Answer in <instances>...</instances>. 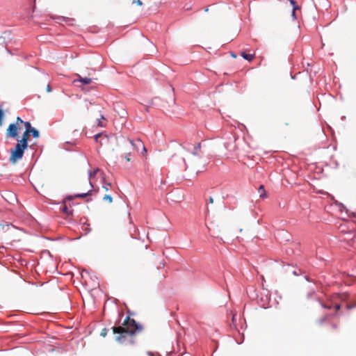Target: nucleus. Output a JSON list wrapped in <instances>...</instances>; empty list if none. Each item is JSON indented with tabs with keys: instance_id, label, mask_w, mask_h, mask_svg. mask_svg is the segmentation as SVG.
<instances>
[{
	"instance_id": "1",
	"label": "nucleus",
	"mask_w": 356,
	"mask_h": 356,
	"mask_svg": "<svg viewBox=\"0 0 356 356\" xmlns=\"http://www.w3.org/2000/svg\"><path fill=\"white\" fill-rule=\"evenodd\" d=\"M143 330L142 325L137 323L134 318L127 316L121 325L113 326V333L115 335V341L122 345H134V336Z\"/></svg>"
},
{
	"instance_id": "2",
	"label": "nucleus",
	"mask_w": 356,
	"mask_h": 356,
	"mask_svg": "<svg viewBox=\"0 0 356 356\" xmlns=\"http://www.w3.org/2000/svg\"><path fill=\"white\" fill-rule=\"evenodd\" d=\"M128 144L130 145L134 149H135L142 156H146L147 149L140 139L137 138L136 140H131L128 138L127 140L123 141L122 145H120V150L123 154L122 157L124 158L127 160V161H130L131 159V153L127 148Z\"/></svg>"
},
{
	"instance_id": "3",
	"label": "nucleus",
	"mask_w": 356,
	"mask_h": 356,
	"mask_svg": "<svg viewBox=\"0 0 356 356\" xmlns=\"http://www.w3.org/2000/svg\"><path fill=\"white\" fill-rule=\"evenodd\" d=\"M28 147L27 145L22 143L17 140V143L14 148L10 149V155L9 157V161L12 164L16 163L17 161L21 160L23 157L24 150Z\"/></svg>"
},
{
	"instance_id": "4",
	"label": "nucleus",
	"mask_w": 356,
	"mask_h": 356,
	"mask_svg": "<svg viewBox=\"0 0 356 356\" xmlns=\"http://www.w3.org/2000/svg\"><path fill=\"white\" fill-rule=\"evenodd\" d=\"M23 123L24 120L21 118L17 117L15 122L10 124L7 128L6 132V138L17 139L19 138L18 132L21 130Z\"/></svg>"
},
{
	"instance_id": "5",
	"label": "nucleus",
	"mask_w": 356,
	"mask_h": 356,
	"mask_svg": "<svg viewBox=\"0 0 356 356\" xmlns=\"http://www.w3.org/2000/svg\"><path fill=\"white\" fill-rule=\"evenodd\" d=\"M99 170L98 168H97V169H95L93 171L89 172L88 183V186L87 187V188L88 189V192L76 194L74 196L75 197L84 198V197L91 195V191L93 188V185L91 183V179L96 175V174L97 173V172Z\"/></svg>"
},
{
	"instance_id": "6",
	"label": "nucleus",
	"mask_w": 356,
	"mask_h": 356,
	"mask_svg": "<svg viewBox=\"0 0 356 356\" xmlns=\"http://www.w3.org/2000/svg\"><path fill=\"white\" fill-rule=\"evenodd\" d=\"M72 196H69L66 197L63 202V206L60 208L61 211L67 216H70L73 214V209H72V206L70 204L71 200H72Z\"/></svg>"
},
{
	"instance_id": "7",
	"label": "nucleus",
	"mask_w": 356,
	"mask_h": 356,
	"mask_svg": "<svg viewBox=\"0 0 356 356\" xmlns=\"http://www.w3.org/2000/svg\"><path fill=\"white\" fill-rule=\"evenodd\" d=\"M95 140L97 143H99L100 146H103L108 143L109 138L106 134L100 133L95 136Z\"/></svg>"
},
{
	"instance_id": "8",
	"label": "nucleus",
	"mask_w": 356,
	"mask_h": 356,
	"mask_svg": "<svg viewBox=\"0 0 356 356\" xmlns=\"http://www.w3.org/2000/svg\"><path fill=\"white\" fill-rule=\"evenodd\" d=\"M30 135L31 134H30L29 131H24L22 134V138L21 139L17 138V140H19V142L22 143L23 144L28 146V140L29 139Z\"/></svg>"
},
{
	"instance_id": "9",
	"label": "nucleus",
	"mask_w": 356,
	"mask_h": 356,
	"mask_svg": "<svg viewBox=\"0 0 356 356\" xmlns=\"http://www.w3.org/2000/svg\"><path fill=\"white\" fill-rule=\"evenodd\" d=\"M78 77H79V79H75L74 81V83L80 82L83 85H87V84H90L92 82V79H90V78H88V77L83 78L80 75H78Z\"/></svg>"
},
{
	"instance_id": "10",
	"label": "nucleus",
	"mask_w": 356,
	"mask_h": 356,
	"mask_svg": "<svg viewBox=\"0 0 356 356\" xmlns=\"http://www.w3.org/2000/svg\"><path fill=\"white\" fill-rule=\"evenodd\" d=\"M241 56L248 61H252L254 58V54H246L245 51L241 53Z\"/></svg>"
},
{
	"instance_id": "11",
	"label": "nucleus",
	"mask_w": 356,
	"mask_h": 356,
	"mask_svg": "<svg viewBox=\"0 0 356 356\" xmlns=\"http://www.w3.org/2000/svg\"><path fill=\"white\" fill-rule=\"evenodd\" d=\"M258 193H259V196L261 198L266 197V193L264 189V186L263 185H261L258 189Z\"/></svg>"
},
{
	"instance_id": "12",
	"label": "nucleus",
	"mask_w": 356,
	"mask_h": 356,
	"mask_svg": "<svg viewBox=\"0 0 356 356\" xmlns=\"http://www.w3.org/2000/svg\"><path fill=\"white\" fill-rule=\"evenodd\" d=\"M29 133L35 138H38L40 137L39 131L36 129H35L34 127H33L31 130H29Z\"/></svg>"
},
{
	"instance_id": "13",
	"label": "nucleus",
	"mask_w": 356,
	"mask_h": 356,
	"mask_svg": "<svg viewBox=\"0 0 356 356\" xmlns=\"http://www.w3.org/2000/svg\"><path fill=\"white\" fill-rule=\"evenodd\" d=\"M23 125L24 126L25 131H29V130H31L33 128V127L31 126V124L29 122L24 121L22 126Z\"/></svg>"
},
{
	"instance_id": "14",
	"label": "nucleus",
	"mask_w": 356,
	"mask_h": 356,
	"mask_svg": "<svg viewBox=\"0 0 356 356\" xmlns=\"http://www.w3.org/2000/svg\"><path fill=\"white\" fill-rule=\"evenodd\" d=\"M103 200L107 201L108 203H111L113 202V198L110 195H105L103 197Z\"/></svg>"
},
{
	"instance_id": "15",
	"label": "nucleus",
	"mask_w": 356,
	"mask_h": 356,
	"mask_svg": "<svg viewBox=\"0 0 356 356\" xmlns=\"http://www.w3.org/2000/svg\"><path fill=\"white\" fill-rule=\"evenodd\" d=\"M290 3L293 5V8H294V10H299L300 7L296 4V2L295 0H289Z\"/></svg>"
},
{
	"instance_id": "16",
	"label": "nucleus",
	"mask_w": 356,
	"mask_h": 356,
	"mask_svg": "<svg viewBox=\"0 0 356 356\" xmlns=\"http://www.w3.org/2000/svg\"><path fill=\"white\" fill-rule=\"evenodd\" d=\"M3 111L0 108V127L3 124Z\"/></svg>"
},
{
	"instance_id": "17",
	"label": "nucleus",
	"mask_w": 356,
	"mask_h": 356,
	"mask_svg": "<svg viewBox=\"0 0 356 356\" xmlns=\"http://www.w3.org/2000/svg\"><path fill=\"white\" fill-rule=\"evenodd\" d=\"M134 3H136L139 6H143V2L140 0H133L132 4H134Z\"/></svg>"
},
{
	"instance_id": "18",
	"label": "nucleus",
	"mask_w": 356,
	"mask_h": 356,
	"mask_svg": "<svg viewBox=\"0 0 356 356\" xmlns=\"http://www.w3.org/2000/svg\"><path fill=\"white\" fill-rule=\"evenodd\" d=\"M108 329H106V328H104V329L102 330V332H101V336H102V337H106V334H107V332H108Z\"/></svg>"
},
{
	"instance_id": "19",
	"label": "nucleus",
	"mask_w": 356,
	"mask_h": 356,
	"mask_svg": "<svg viewBox=\"0 0 356 356\" xmlns=\"http://www.w3.org/2000/svg\"><path fill=\"white\" fill-rule=\"evenodd\" d=\"M102 120H104V116H102V117H101V119H98V120H97V121H98L97 124H98V125H99V127H104L105 125L102 124Z\"/></svg>"
},
{
	"instance_id": "20",
	"label": "nucleus",
	"mask_w": 356,
	"mask_h": 356,
	"mask_svg": "<svg viewBox=\"0 0 356 356\" xmlns=\"http://www.w3.org/2000/svg\"><path fill=\"white\" fill-rule=\"evenodd\" d=\"M200 148V143H198L196 145V146L195 147V152L193 153L194 154H197V149H199Z\"/></svg>"
},
{
	"instance_id": "21",
	"label": "nucleus",
	"mask_w": 356,
	"mask_h": 356,
	"mask_svg": "<svg viewBox=\"0 0 356 356\" xmlns=\"http://www.w3.org/2000/svg\"><path fill=\"white\" fill-rule=\"evenodd\" d=\"M111 184H107L106 186H104V188L105 189V191H108L109 187H111Z\"/></svg>"
},
{
	"instance_id": "22",
	"label": "nucleus",
	"mask_w": 356,
	"mask_h": 356,
	"mask_svg": "<svg viewBox=\"0 0 356 356\" xmlns=\"http://www.w3.org/2000/svg\"><path fill=\"white\" fill-rule=\"evenodd\" d=\"M296 10H294V8H293L292 17H293V19H296Z\"/></svg>"
},
{
	"instance_id": "23",
	"label": "nucleus",
	"mask_w": 356,
	"mask_h": 356,
	"mask_svg": "<svg viewBox=\"0 0 356 356\" xmlns=\"http://www.w3.org/2000/svg\"><path fill=\"white\" fill-rule=\"evenodd\" d=\"M334 308L337 311L339 310L341 308V305L339 304H335Z\"/></svg>"
},
{
	"instance_id": "24",
	"label": "nucleus",
	"mask_w": 356,
	"mask_h": 356,
	"mask_svg": "<svg viewBox=\"0 0 356 356\" xmlns=\"http://www.w3.org/2000/svg\"><path fill=\"white\" fill-rule=\"evenodd\" d=\"M323 307H325V308H327V309H330L331 308V305H323Z\"/></svg>"
},
{
	"instance_id": "25",
	"label": "nucleus",
	"mask_w": 356,
	"mask_h": 356,
	"mask_svg": "<svg viewBox=\"0 0 356 356\" xmlns=\"http://www.w3.org/2000/svg\"><path fill=\"white\" fill-rule=\"evenodd\" d=\"M209 201L210 204H213V198L212 197H209Z\"/></svg>"
},
{
	"instance_id": "26",
	"label": "nucleus",
	"mask_w": 356,
	"mask_h": 356,
	"mask_svg": "<svg viewBox=\"0 0 356 356\" xmlns=\"http://www.w3.org/2000/svg\"><path fill=\"white\" fill-rule=\"evenodd\" d=\"M47 91L49 92L51 91V86L49 85H48L47 86Z\"/></svg>"
},
{
	"instance_id": "27",
	"label": "nucleus",
	"mask_w": 356,
	"mask_h": 356,
	"mask_svg": "<svg viewBox=\"0 0 356 356\" xmlns=\"http://www.w3.org/2000/svg\"><path fill=\"white\" fill-rule=\"evenodd\" d=\"M354 306H355V305H347V307H348V309H352Z\"/></svg>"
},
{
	"instance_id": "28",
	"label": "nucleus",
	"mask_w": 356,
	"mask_h": 356,
	"mask_svg": "<svg viewBox=\"0 0 356 356\" xmlns=\"http://www.w3.org/2000/svg\"><path fill=\"white\" fill-rule=\"evenodd\" d=\"M332 327H333L334 328H337V325H332Z\"/></svg>"
},
{
	"instance_id": "29",
	"label": "nucleus",
	"mask_w": 356,
	"mask_h": 356,
	"mask_svg": "<svg viewBox=\"0 0 356 356\" xmlns=\"http://www.w3.org/2000/svg\"><path fill=\"white\" fill-rule=\"evenodd\" d=\"M209 11V9L208 8H206L205 9V12H208Z\"/></svg>"
}]
</instances>
